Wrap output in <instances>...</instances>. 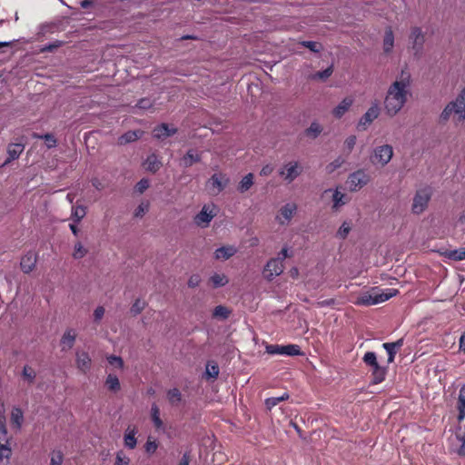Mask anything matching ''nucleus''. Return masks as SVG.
Returning a JSON list of instances; mask_svg holds the SVG:
<instances>
[{
    "label": "nucleus",
    "instance_id": "53",
    "mask_svg": "<svg viewBox=\"0 0 465 465\" xmlns=\"http://www.w3.org/2000/svg\"><path fill=\"white\" fill-rule=\"evenodd\" d=\"M149 209L148 203H141L135 210L134 216L142 217Z\"/></svg>",
    "mask_w": 465,
    "mask_h": 465
},
{
    "label": "nucleus",
    "instance_id": "57",
    "mask_svg": "<svg viewBox=\"0 0 465 465\" xmlns=\"http://www.w3.org/2000/svg\"><path fill=\"white\" fill-rule=\"evenodd\" d=\"M129 464V459L125 457L122 451L118 452L116 454V459L114 465H128Z\"/></svg>",
    "mask_w": 465,
    "mask_h": 465
},
{
    "label": "nucleus",
    "instance_id": "9",
    "mask_svg": "<svg viewBox=\"0 0 465 465\" xmlns=\"http://www.w3.org/2000/svg\"><path fill=\"white\" fill-rule=\"evenodd\" d=\"M298 206L295 203H287L282 205L275 216V221L280 225H288L296 214Z\"/></svg>",
    "mask_w": 465,
    "mask_h": 465
},
{
    "label": "nucleus",
    "instance_id": "1",
    "mask_svg": "<svg viewBox=\"0 0 465 465\" xmlns=\"http://www.w3.org/2000/svg\"><path fill=\"white\" fill-rule=\"evenodd\" d=\"M411 74L402 70L395 82L390 86L385 97L384 105L389 115H395L404 105L407 100Z\"/></svg>",
    "mask_w": 465,
    "mask_h": 465
},
{
    "label": "nucleus",
    "instance_id": "45",
    "mask_svg": "<svg viewBox=\"0 0 465 465\" xmlns=\"http://www.w3.org/2000/svg\"><path fill=\"white\" fill-rule=\"evenodd\" d=\"M363 361L366 365H368L370 367H372V366L376 365L377 363H379L377 361V356H376L375 352H373V351L366 352L363 356Z\"/></svg>",
    "mask_w": 465,
    "mask_h": 465
},
{
    "label": "nucleus",
    "instance_id": "40",
    "mask_svg": "<svg viewBox=\"0 0 465 465\" xmlns=\"http://www.w3.org/2000/svg\"><path fill=\"white\" fill-rule=\"evenodd\" d=\"M205 374L208 378L215 379L219 374V367L214 362H208L206 365Z\"/></svg>",
    "mask_w": 465,
    "mask_h": 465
},
{
    "label": "nucleus",
    "instance_id": "28",
    "mask_svg": "<svg viewBox=\"0 0 465 465\" xmlns=\"http://www.w3.org/2000/svg\"><path fill=\"white\" fill-rule=\"evenodd\" d=\"M253 184V174L248 173L242 177L238 185V191L242 193L247 192Z\"/></svg>",
    "mask_w": 465,
    "mask_h": 465
},
{
    "label": "nucleus",
    "instance_id": "59",
    "mask_svg": "<svg viewBox=\"0 0 465 465\" xmlns=\"http://www.w3.org/2000/svg\"><path fill=\"white\" fill-rule=\"evenodd\" d=\"M61 45H62V42L56 40V41H54L53 43H50L48 45H44L43 48H42V51H44V52H52L54 49L60 47Z\"/></svg>",
    "mask_w": 465,
    "mask_h": 465
},
{
    "label": "nucleus",
    "instance_id": "31",
    "mask_svg": "<svg viewBox=\"0 0 465 465\" xmlns=\"http://www.w3.org/2000/svg\"><path fill=\"white\" fill-rule=\"evenodd\" d=\"M24 420L23 411L20 408H14L11 413V422L17 429H20Z\"/></svg>",
    "mask_w": 465,
    "mask_h": 465
},
{
    "label": "nucleus",
    "instance_id": "49",
    "mask_svg": "<svg viewBox=\"0 0 465 465\" xmlns=\"http://www.w3.org/2000/svg\"><path fill=\"white\" fill-rule=\"evenodd\" d=\"M332 74V66H329L328 68H326L325 70L323 71H320V72H317L314 75H313V79H322V80H325L327 79L328 77H330Z\"/></svg>",
    "mask_w": 465,
    "mask_h": 465
},
{
    "label": "nucleus",
    "instance_id": "48",
    "mask_svg": "<svg viewBox=\"0 0 465 465\" xmlns=\"http://www.w3.org/2000/svg\"><path fill=\"white\" fill-rule=\"evenodd\" d=\"M357 138L355 135L348 136L344 141V149L351 153L356 144Z\"/></svg>",
    "mask_w": 465,
    "mask_h": 465
},
{
    "label": "nucleus",
    "instance_id": "29",
    "mask_svg": "<svg viewBox=\"0 0 465 465\" xmlns=\"http://www.w3.org/2000/svg\"><path fill=\"white\" fill-rule=\"evenodd\" d=\"M151 416L154 427L160 430L163 427V420L160 418V410L156 404H153L151 408Z\"/></svg>",
    "mask_w": 465,
    "mask_h": 465
},
{
    "label": "nucleus",
    "instance_id": "17",
    "mask_svg": "<svg viewBox=\"0 0 465 465\" xmlns=\"http://www.w3.org/2000/svg\"><path fill=\"white\" fill-rule=\"evenodd\" d=\"M209 183L213 190H215V193H219L224 189L228 180L221 173H214L210 178Z\"/></svg>",
    "mask_w": 465,
    "mask_h": 465
},
{
    "label": "nucleus",
    "instance_id": "13",
    "mask_svg": "<svg viewBox=\"0 0 465 465\" xmlns=\"http://www.w3.org/2000/svg\"><path fill=\"white\" fill-rule=\"evenodd\" d=\"M380 114V107L378 103H373L367 112L361 116L358 123V128L365 130Z\"/></svg>",
    "mask_w": 465,
    "mask_h": 465
},
{
    "label": "nucleus",
    "instance_id": "38",
    "mask_svg": "<svg viewBox=\"0 0 465 465\" xmlns=\"http://www.w3.org/2000/svg\"><path fill=\"white\" fill-rule=\"evenodd\" d=\"M167 398L172 404H176L181 401L182 394L178 389L173 388L168 391Z\"/></svg>",
    "mask_w": 465,
    "mask_h": 465
},
{
    "label": "nucleus",
    "instance_id": "33",
    "mask_svg": "<svg viewBox=\"0 0 465 465\" xmlns=\"http://www.w3.org/2000/svg\"><path fill=\"white\" fill-rule=\"evenodd\" d=\"M86 209L83 205L74 206L72 208V218L75 223H79L81 220L85 216Z\"/></svg>",
    "mask_w": 465,
    "mask_h": 465
},
{
    "label": "nucleus",
    "instance_id": "35",
    "mask_svg": "<svg viewBox=\"0 0 465 465\" xmlns=\"http://www.w3.org/2000/svg\"><path fill=\"white\" fill-rule=\"evenodd\" d=\"M289 398L288 393H283L282 396L279 397H271L265 400V405L266 407L271 410L272 408L278 405L280 402L287 400Z\"/></svg>",
    "mask_w": 465,
    "mask_h": 465
},
{
    "label": "nucleus",
    "instance_id": "26",
    "mask_svg": "<svg viewBox=\"0 0 465 465\" xmlns=\"http://www.w3.org/2000/svg\"><path fill=\"white\" fill-rule=\"evenodd\" d=\"M457 409L459 411L458 420L460 422L465 418V385L460 390Z\"/></svg>",
    "mask_w": 465,
    "mask_h": 465
},
{
    "label": "nucleus",
    "instance_id": "56",
    "mask_svg": "<svg viewBox=\"0 0 465 465\" xmlns=\"http://www.w3.org/2000/svg\"><path fill=\"white\" fill-rule=\"evenodd\" d=\"M149 187V181L147 179L140 180L135 185V190L142 193Z\"/></svg>",
    "mask_w": 465,
    "mask_h": 465
},
{
    "label": "nucleus",
    "instance_id": "16",
    "mask_svg": "<svg viewBox=\"0 0 465 465\" xmlns=\"http://www.w3.org/2000/svg\"><path fill=\"white\" fill-rule=\"evenodd\" d=\"M77 368L84 373H86L91 368V358L87 352L82 351L76 353Z\"/></svg>",
    "mask_w": 465,
    "mask_h": 465
},
{
    "label": "nucleus",
    "instance_id": "19",
    "mask_svg": "<svg viewBox=\"0 0 465 465\" xmlns=\"http://www.w3.org/2000/svg\"><path fill=\"white\" fill-rule=\"evenodd\" d=\"M372 381L371 383L379 384L381 383L386 377L387 369L381 366L379 363L371 367Z\"/></svg>",
    "mask_w": 465,
    "mask_h": 465
},
{
    "label": "nucleus",
    "instance_id": "12",
    "mask_svg": "<svg viewBox=\"0 0 465 465\" xmlns=\"http://www.w3.org/2000/svg\"><path fill=\"white\" fill-rule=\"evenodd\" d=\"M410 43L415 55H420L423 50L425 36L420 27H413L410 34Z\"/></svg>",
    "mask_w": 465,
    "mask_h": 465
},
{
    "label": "nucleus",
    "instance_id": "2",
    "mask_svg": "<svg viewBox=\"0 0 465 465\" xmlns=\"http://www.w3.org/2000/svg\"><path fill=\"white\" fill-rule=\"evenodd\" d=\"M441 122H447L450 119L455 124L465 121V88H463L457 97L450 101L443 109L440 115Z\"/></svg>",
    "mask_w": 465,
    "mask_h": 465
},
{
    "label": "nucleus",
    "instance_id": "18",
    "mask_svg": "<svg viewBox=\"0 0 465 465\" xmlns=\"http://www.w3.org/2000/svg\"><path fill=\"white\" fill-rule=\"evenodd\" d=\"M76 333L75 331L73 329H68L64 333L62 339H61V346L63 351L70 350L75 341Z\"/></svg>",
    "mask_w": 465,
    "mask_h": 465
},
{
    "label": "nucleus",
    "instance_id": "46",
    "mask_svg": "<svg viewBox=\"0 0 465 465\" xmlns=\"http://www.w3.org/2000/svg\"><path fill=\"white\" fill-rule=\"evenodd\" d=\"M382 347L385 349V351L388 353V362L391 363L394 361L395 355L397 353V351L393 349V345H390L389 342H385L382 344Z\"/></svg>",
    "mask_w": 465,
    "mask_h": 465
},
{
    "label": "nucleus",
    "instance_id": "62",
    "mask_svg": "<svg viewBox=\"0 0 465 465\" xmlns=\"http://www.w3.org/2000/svg\"><path fill=\"white\" fill-rule=\"evenodd\" d=\"M451 257L457 261L465 260V248L455 250L454 252H452Z\"/></svg>",
    "mask_w": 465,
    "mask_h": 465
},
{
    "label": "nucleus",
    "instance_id": "25",
    "mask_svg": "<svg viewBox=\"0 0 465 465\" xmlns=\"http://www.w3.org/2000/svg\"><path fill=\"white\" fill-rule=\"evenodd\" d=\"M236 253V248L234 246H223L218 248L215 252L214 256L216 259L220 260H227L230 257L233 256Z\"/></svg>",
    "mask_w": 465,
    "mask_h": 465
},
{
    "label": "nucleus",
    "instance_id": "47",
    "mask_svg": "<svg viewBox=\"0 0 465 465\" xmlns=\"http://www.w3.org/2000/svg\"><path fill=\"white\" fill-rule=\"evenodd\" d=\"M351 231V225L344 222L337 232V236L341 239H345Z\"/></svg>",
    "mask_w": 465,
    "mask_h": 465
},
{
    "label": "nucleus",
    "instance_id": "55",
    "mask_svg": "<svg viewBox=\"0 0 465 465\" xmlns=\"http://www.w3.org/2000/svg\"><path fill=\"white\" fill-rule=\"evenodd\" d=\"M107 361L111 365H114L118 368H122L124 365L122 358L118 356L111 355L107 358Z\"/></svg>",
    "mask_w": 465,
    "mask_h": 465
},
{
    "label": "nucleus",
    "instance_id": "52",
    "mask_svg": "<svg viewBox=\"0 0 465 465\" xmlns=\"http://www.w3.org/2000/svg\"><path fill=\"white\" fill-rule=\"evenodd\" d=\"M158 448V444L155 440H151L150 438L147 440L144 449L145 451L149 454H153Z\"/></svg>",
    "mask_w": 465,
    "mask_h": 465
},
{
    "label": "nucleus",
    "instance_id": "36",
    "mask_svg": "<svg viewBox=\"0 0 465 465\" xmlns=\"http://www.w3.org/2000/svg\"><path fill=\"white\" fill-rule=\"evenodd\" d=\"M333 208L337 209L346 203L345 194L338 190H335L332 195Z\"/></svg>",
    "mask_w": 465,
    "mask_h": 465
},
{
    "label": "nucleus",
    "instance_id": "43",
    "mask_svg": "<svg viewBox=\"0 0 465 465\" xmlns=\"http://www.w3.org/2000/svg\"><path fill=\"white\" fill-rule=\"evenodd\" d=\"M344 162L345 160L342 157H337L334 161L327 164L326 172L328 173H333L336 169L340 168L344 163Z\"/></svg>",
    "mask_w": 465,
    "mask_h": 465
},
{
    "label": "nucleus",
    "instance_id": "63",
    "mask_svg": "<svg viewBox=\"0 0 465 465\" xmlns=\"http://www.w3.org/2000/svg\"><path fill=\"white\" fill-rule=\"evenodd\" d=\"M136 106L140 109H149L152 107V102L148 98H143L138 101Z\"/></svg>",
    "mask_w": 465,
    "mask_h": 465
},
{
    "label": "nucleus",
    "instance_id": "34",
    "mask_svg": "<svg viewBox=\"0 0 465 465\" xmlns=\"http://www.w3.org/2000/svg\"><path fill=\"white\" fill-rule=\"evenodd\" d=\"M105 384L108 390L112 391H118L120 390V381L117 376L109 374L106 378Z\"/></svg>",
    "mask_w": 465,
    "mask_h": 465
},
{
    "label": "nucleus",
    "instance_id": "11",
    "mask_svg": "<svg viewBox=\"0 0 465 465\" xmlns=\"http://www.w3.org/2000/svg\"><path fill=\"white\" fill-rule=\"evenodd\" d=\"M283 272V263L281 259L272 258L269 260L263 269V276L268 281H272L275 276Z\"/></svg>",
    "mask_w": 465,
    "mask_h": 465
},
{
    "label": "nucleus",
    "instance_id": "58",
    "mask_svg": "<svg viewBox=\"0 0 465 465\" xmlns=\"http://www.w3.org/2000/svg\"><path fill=\"white\" fill-rule=\"evenodd\" d=\"M104 312V308L103 306H98L94 312V321L95 322H100L103 319Z\"/></svg>",
    "mask_w": 465,
    "mask_h": 465
},
{
    "label": "nucleus",
    "instance_id": "6",
    "mask_svg": "<svg viewBox=\"0 0 465 465\" xmlns=\"http://www.w3.org/2000/svg\"><path fill=\"white\" fill-rule=\"evenodd\" d=\"M302 166L298 161L285 163L279 171V174L288 183L293 182L302 173Z\"/></svg>",
    "mask_w": 465,
    "mask_h": 465
},
{
    "label": "nucleus",
    "instance_id": "21",
    "mask_svg": "<svg viewBox=\"0 0 465 465\" xmlns=\"http://www.w3.org/2000/svg\"><path fill=\"white\" fill-rule=\"evenodd\" d=\"M175 132L176 129L170 128L166 124H162L153 129V134L157 139H164L174 134Z\"/></svg>",
    "mask_w": 465,
    "mask_h": 465
},
{
    "label": "nucleus",
    "instance_id": "50",
    "mask_svg": "<svg viewBox=\"0 0 465 465\" xmlns=\"http://www.w3.org/2000/svg\"><path fill=\"white\" fill-rule=\"evenodd\" d=\"M85 253H86V250L84 248V246L80 242H77L74 245V253H73L74 258L81 259L85 255Z\"/></svg>",
    "mask_w": 465,
    "mask_h": 465
},
{
    "label": "nucleus",
    "instance_id": "20",
    "mask_svg": "<svg viewBox=\"0 0 465 465\" xmlns=\"http://www.w3.org/2000/svg\"><path fill=\"white\" fill-rule=\"evenodd\" d=\"M353 104V99L351 97L344 98L333 110L332 114L336 118H341L345 114V113L350 109V107Z\"/></svg>",
    "mask_w": 465,
    "mask_h": 465
},
{
    "label": "nucleus",
    "instance_id": "14",
    "mask_svg": "<svg viewBox=\"0 0 465 465\" xmlns=\"http://www.w3.org/2000/svg\"><path fill=\"white\" fill-rule=\"evenodd\" d=\"M36 261H37V257L35 252H28L27 253H25L22 257L21 262H20L22 271L25 273H29L30 272H32L35 266Z\"/></svg>",
    "mask_w": 465,
    "mask_h": 465
},
{
    "label": "nucleus",
    "instance_id": "24",
    "mask_svg": "<svg viewBox=\"0 0 465 465\" xmlns=\"http://www.w3.org/2000/svg\"><path fill=\"white\" fill-rule=\"evenodd\" d=\"M143 166L147 171L155 173L162 166V163L154 153H152L144 161Z\"/></svg>",
    "mask_w": 465,
    "mask_h": 465
},
{
    "label": "nucleus",
    "instance_id": "4",
    "mask_svg": "<svg viewBox=\"0 0 465 465\" xmlns=\"http://www.w3.org/2000/svg\"><path fill=\"white\" fill-rule=\"evenodd\" d=\"M216 214L217 207L215 204H204L200 213L194 216L193 222L200 228H207Z\"/></svg>",
    "mask_w": 465,
    "mask_h": 465
},
{
    "label": "nucleus",
    "instance_id": "30",
    "mask_svg": "<svg viewBox=\"0 0 465 465\" xmlns=\"http://www.w3.org/2000/svg\"><path fill=\"white\" fill-rule=\"evenodd\" d=\"M12 454L9 444H0V465H7Z\"/></svg>",
    "mask_w": 465,
    "mask_h": 465
},
{
    "label": "nucleus",
    "instance_id": "39",
    "mask_svg": "<svg viewBox=\"0 0 465 465\" xmlns=\"http://www.w3.org/2000/svg\"><path fill=\"white\" fill-rule=\"evenodd\" d=\"M210 280L214 287L224 286L228 282L227 277L224 274L215 273Z\"/></svg>",
    "mask_w": 465,
    "mask_h": 465
},
{
    "label": "nucleus",
    "instance_id": "51",
    "mask_svg": "<svg viewBox=\"0 0 465 465\" xmlns=\"http://www.w3.org/2000/svg\"><path fill=\"white\" fill-rule=\"evenodd\" d=\"M144 306H145V302L140 299H137L134 302V304L131 308V312L134 314H138L143 310Z\"/></svg>",
    "mask_w": 465,
    "mask_h": 465
},
{
    "label": "nucleus",
    "instance_id": "32",
    "mask_svg": "<svg viewBox=\"0 0 465 465\" xmlns=\"http://www.w3.org/2000/svg\"><path fill=\"white\" fill-rule=\"evenodd\" d=\"M394 45V35L391 28L386 30L383 39V49L385 53H390Z\"/></svg>",
    "mask_w": 465,
    "mask_h": 465
},
{
    "label": "nucleus",
    "instance_id": "10",
    "mask_svg": "<svg viewBox=\"0 0 465 465\" xmlns=\"http://www.w3.org/2000/svg\"><path fill=\"white\" fill-rule=\"evenodd\" d=\"M370 181V176L363 170H357L350 174L348 184L351 191H358L366 185Z\"/></svg>",
    "mask_w": 465,
    "mask_h": 465
},
{
    "label": "nucleus",
    "instance_id": "61",
    "mask_svg": "<svg viewBox=\"0 0 465 465\" xmlns=\"http://www.w3.org/2000/svg\"><path fill=\"white\" fill-rule=\"evenodd\" d=\"M302 45L305 47H307L308 49H310L311 51L312 52H319L320 51V48H319V44L316 43V42H313V41H303L302 43Z\"/></svg>",
    "mask_w": 465,
    "mask_h": 465
},
{
    "label": "nucleus",
    "instance_id": "7",
    "mask_svg": "<svg viewBox=\"0 0 465 465\" xmlns=\"http://www.w3.org/2000/svg\"><path fill=\"white\" fill-rule=\"evenodd\" d=\"M266 352H268L269 354H272V355H287V356H298V355L302 354L300 346L296 345V344L267 345Z\"/></svg>",
    "mask_w": 465,
    "mask_h": 465
},
{
    "label": "nucleus",
    "instance_id": "37",
    "mask_svg": "<svg viewBox=\"0 0 465 465\" xmlns=\"http://www.w3.org/2000/svg\"><path fill=\"white\" fill-rule=\"evenodd\" d=\"M322 131V126L317 123L313 122L311 124L309 128L306 129V134L312 138H316Z\"/></svg>",
    "mask_w": 465,
    "mask_h": 465
},
{
    "label": "nucleus",
    "instance_id": "8",
    "mask_svg": "<svg viewBox=\"0 0 465 465\" xmlns=\"http://www.w3.org/2000/svg\"><path fill=\"white\" fill-rule=\"evenodd\" d=\"M393 155V149L389 144L377 146L371 156V162L374 164H381L385 166L391 160Z\"/></svg>",
    "mask_w": 465,
    "mask_h": 465
},
{
    "label": "nucleus",
    "instance_id": "60",
    "mask_svg": "<svg viewBox=\"0 0 465 465\" xmlns=\"http://www.w3.org/2000/svg\"><path fill=\"white\" fill-rule=\"evenodd\" d=\"M458 439L460 446L457 450V454L461 458H465V435L459 436Z\"/></svg>",
    "mask_w": 465,
    "mask_h": 465
},
{
    "label": "nucleus",
    "instance_id": "23",
    "mask_svg": "<svg viewBox=\"0 0 465 465\" xmlns=\"http://www.w3.org/2000/svg\"><path fill=\"white\" fill-rule=\"evenodd\" d=\"M137 430L135 428L128 427L124 432V445L126 448L133 450L137 444L136 440Z\"/></svg>",
    "mask_w": 465,
    "mask_h": 465
},
{
    "label": "nucleus",
    "instance_id": "42",
    "mask_svg": "<svg viewBox=\"0 0 465 465\" xmlns=\"http://www.w3.org/2000/svg\"><path fill=\"white\" fill-rule=\"evenodd\" d=\"M229 314H230V311L223 305L216 306L214 308L213 313V317L221 318V319L228 318Z\"/></svg>",
    "mask_w": 465,
    "mask_h": 465
},
{
    "label": "nucleus",
    "instance_id": "54",
    "mask_svg": "<svg viewBox=\"0 0 465 465\" xmlns=\"http://www.w3.org/2000/svg\"><path fill=\"white\" fill-rule=\"evenodd\" d=\"M39 137L45 141L46 146L48 148H53L56 145L55 138L54 137V135H52L50 134H46L39 136Z\"/></svg>",
    "mask_w": 465,
    "mask_h": 465
},
{
    "label": "nucleus",
    "instance_id": "44",
    "mask_svg": "<svg viewBox=\"0 0 465 465\" xmlns=\"http://www.w3.org/2000/svg\"><path fill=\"white\" fill-rule=\"evenodd\" d=\"M64 455L60 450H54L50 457V465H62Z\"/></svg>",
    "mask_w": 465,
    "mask_h": 465
},
{
    "label": "nucleus",
    "instance_id": "41",
    "mask_svg": "<svg viewBox=\"0 0 465 465\" xmlns=\"http://www.w3.org/2000/svg\"><path fill=\"white\" fill-rule=\"evenodd\" d=\"M22 375L25 380H26L28 382L32 383V382H34V381L36 377V372L35 371V370L32 367L26 365L23 369Z\"/></svg>",
    "mask_w": 465,
    "mask_h": 465
},
{
    "label": "nucleus",
    "instance_id": "22",
    "mask_svg": "<svg viewBox=\"0 0 465 465\" xmlns=\"http://www.w3.org/2000/svg\"><path fill=\"white\" fill-rule=\"evenodd\" d=\"M143 134V132L140 131V130H137V131H128V132L124 133V134H122L118 138V142L117 143L120 145H124L126 143H133V142L138 140L139 138H141Z\"/></svg>",
    "mask_w": 465,
    "mask_h": 465
},
{
    "label": "nucleus",
    "instance_id": "5",
    "mask_svg": "<svg viewBox=\"0 0 465 465\" xmlns=\"http://www.w3.org/2000/svg\"><path fill=\"white\" fill-rule=\"evenodd\" d=\"M431 197V189L424 187L418 190L414 195L411 210L414 213H421L427 207Z\"/></svg>",
    "mask_w": 465,
    "mask_h": 465
},
{
    "label": "nucleus",
    "instance_id": "27",
    "mask_svg": "<svg viewBox=\"0 0 465 465\" xmlns=\"http://www.w3.org/2000/svg\"><path fill=\"white\" fill-rule=\"evenodd\" d=\"M199 161V154L193 150H189L187 153L181 159V165L183 167H189L193 163H197Z\"/></svg>",
    "mask_w": 465,
    "mask_h": 465
},
{
    "label": "nucleus",
    "instance_id": "64",
    "mask_svg": "<svg viewBox=\"0 0 465 465\" xmlns=\"http://www.w3.org/2000/svg\"><path fill=\"white\" fill-rule=\"evenodd\" d=\"M200 282H201L200 276L197 274H194L189 278L188 285H189V287H196L199 285Z\"/></svg>",
    "mask_w": 465,
    "mask_h": 465
},
{
    "label": "nucleus",
    "instance_id": "15",
    "mask_svg": "<svg viewBox=\"0 0 465 465\" xmlns=\"http://www.w3.org/2000/svg\"><path fill=\"white\" fill-rule=\"evenodd\" d=\"M25 146L23 143H10L7 147V154L8 157L5 161L4 165L8 164L9 163L19 158L21 153H23Z\"/></svg>",
    "mask_w": 465,
    "mask_h": 465
},
{
    "label": "nucleus",
    "instance_id": "3",
    "mask_svg": "<svg viewBox=\"0 0 465 465\" xmlns=\"http://www.w3.org/2000/svg\"><path fill=\"white\" fill-rule=\"evenodd\" d=\"M398 290L396 289H387L386 291H381L380 289L374 288L370 292H366L360 295L355 304L362 305V306H371L384 302L394 297L398 294Z\"/></svg>",
    "mask_w": 465,
    "mask_h": 465
}]
</instances>
